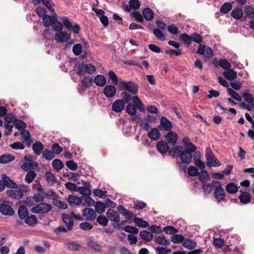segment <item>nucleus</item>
Returning <instances> with one entry per match:
<instances>
[{"label": "nucleus", "instance_id": "nucleus-1", "mask_svg": "<svg viewBox=\"0 0 254 254\" xmlns=\"http://www.w3.org/2000/svg\"><path fill=\"white\" fill-rule=\"evenodd\" d=\"M212 184L215 188L213 194L217 202L220 203L222 201H225L226 193L221 183L219 181H213Z\"/></svg>", "mask_w": 254, "mask_h": 254}, {"label": "nucleus", "instance_id": "nucleus-2", "mask_svg": "<svg viewBox=\"0 0 254 254\" xmlns=\"http://www.w3.org/2000/svg\"><path fill=\"white\" fill-rule=\"evenodd\" d=\"M96 70V67L95 66L91 64H87L82 63L77 67V74L79 75L86 73L92 74L95 72Z\"/></svg>", "mask_w": 254, "mask_h": 254}, {"label": "nucleus", "instance_id": "nucleus-3", "mask_svg": "<svg viewBox=\"0 0 254 254\" xmlns=\"http://www.w3.org/2000/svg\"><path fill=\"white\" fill-rule=\"evenodd\" d=\"M120 87L124 90H127L131 94L135 95L137 93L138 86L132 81H120Z\"/></svg>", "mask_w": 254, "mask_h": 254}, {"label": "nucleus", "instance_id": "nucleus-4", "mask_svg": "<svg viewBox=\"0 0 254 254\" xmlns=\"http://www.w3.org/2000/svg\"><path fill=\"white\" fill-rule=\"evenodd\" d=\"M51 205L47 203H40L33 207L31 211L34 213L44 214L49 212L52 210Z\"/></svg>", "mask_w": 254, "mask_h": 254}, {"label": "nucleus", "instance_id": "nucleus-5", "mask_svg": "<svg viewBox=\"0 0 254 254\" xmlns=\"http://www.w3.org/2000/svg\"><path fill=\"white\" fill-rule=\"evenodd\" d=\"M0 212L4 215L8 216H12L15 213L9 201H4L0 204Z\"/></svg>", "mask_w": 254, "mask_h": 254}, {"label": "nucleus", "instance_id": "nucleus-6", "mask_svg": "<svg viewBox=\"0 0 254 254\" xmlns=\"http://www.w3.org/2000/svg\"><path fill=\"white\" fill-rule=\"evenodd\" d=\"M196 53L199 55H203L207 59H209L213 56V52L211 48L202 44L199 45Z\"/></svg>", "mask_w": 254, "mask_h": 254}, {"label": "nucleus", "instance_id": "nucleus-7", "mask_svg": "<svg viewBox=\"0 0 254 254\" xmlns=\"http://www.w3.org/2000/svg\"><path fill=\"white\" fill-rule=\"evenodd\" d=\"M63 222L68 230L72 229L73 227V221L70 215L64 213L62 215Z\"/></svg>", "mask_w": 254, "mask_h": 254}, {"label": "nucleus", "instance_id": "nucleus-8", "mask_svg": "<svg viewBox=\"0 0 254 254\" xmlns=\"http://www.w3.org/2000/svg\"><path fill=\"white\" fill-rule=\"evenodd\" d=\"M82 215L86 220L93 221L97 217L96 211L92 208H86L82 210Z\"/></svg>", "mask_w": 254, "mask_h": 254}, {"label": "nucleus", "instance_id": "nucleus-9", "mask_svg": "<svg viewBox=\"0 0 254 254\" xmlns=\"http://www.w3.org/2000/svg\"><path fill=\"white\" fill-rule=\"evenodd\" d=\"M116 87L111 85L106 86L103 90L104 94L109 98L113 97L116 95Z\"/></svg>", "mask_w": 254, "mask_h": 254}, {"label": "nucleus", "instance_id": "nucleus-10", "mask_svg": "<svg viewBox=\"0 0 254 254\" xmlns=\"http://www.w3.org/2000/svg\"><path fill=\"white\" fill-rule=\"evenodd\" d=\"M107 218L111 221L119 222L120 220L119 214L115 210L111 209L106 212Z\"/></svg>", "mask_w": 254, "mask_h": 254}, {"label": "nucleus", "instance_id": "nucleus-11", "mask_svg": "<svg viewBox=\"0 0 254 254\" xmlns=\"http://www.w3.org/2000/svg\"><path fill=\"white\" fill-rule=\"evenodd\" d=\"M117 210L127 219H131L135 217V215L133 213L126 209L123 205H119Z\"/></svg>", "mask_w": 254, "mask_h": 254}, {"label": "nucleus", "instance_id": "nucleus-12", "mask_svg": "<svg viewBox=\"0 0 254 254\" xmlns=\"http://www.w3.org/2000/svg\"><path fill=\"white\" fill-rule=\"evenodd\" d=\"M112 110L116 112H122L125 107V103L122 100H117L112 104Z\"/></svg>", "mask_w": 254, "mask_h": 254}, {"label": "nucleus", "instance_id": "nucleus-13", "mask_svg": "<svg viewBox=\"0 0 254 254\" xmlns=\"http://www.w3.org/2000/svg\"><path fill=\"white\" fill-rule=\"evenodd\" d=\"M212 63L215 66L218 67L219 65L221 68L226 70L229 69L231 67L230 63L225 59H220L218 62L216 60H214Z\"/></svg>", "mask_w": 254, "mask_h": 254}, {"label": "nucleus", "instance_id": "nucleus-14", "mask_svg": "<svg viewBox=\"0 0 254 254\" xmlns=\"http://www.w3.org/2000/svg\"><path fill=\"white\" fill-rule=\"evenodd\" d=\"M160 126L162 129L166 131H170L173 128L172 123L165 117H162L160 120Z\"/></svg>", "mask_w": 254, "mask_h": 254}, {"label": "nucleus", "instance_id": "nucleus-15", "mask_svg": "<svg viewBox=\"0 0 254 254\" xmlns=\"http://www.w3.org/2000/svg\"><path fill=\"white\" fill-rule=\"evenodd\" d=\"M178 137L176 133L173 131H169L165 136V139L167 140V143L172 145H174L176 143Z\"/></svg>", "mask_w": 254, "mask_h": 254}, {"label": "nucleus", "instance_id": "nucleus-16", "mask_svg": "<svg viewBox=\"0 0 254 254\" xmlns=\"http://www.w3.org/2000/svg\"><path fill=\"white\" fill-rule=\"evenodd\" d=\"M7 195L10 197L15 199H19L22 198L23 193L21 190H9L6 191Z\"/></svg>", "mask_w": 254, "mask_h": 254}, {"label": "nucleus", "instance_id": "nucleus-17", "mask_svg": "<svg viewBox=\"0 0 254 254\" xmlns=\"http://www.w3.org/2000/svg\"><path fill=\"white\" fill-rule=\"evenodd\" d=\"M169 147L168 145V143L165 141H159L157 145V150L158 152L161 153L162 154H165L168 151Z\"/></svg>", "mask_w": 254, "mask_h": 254}, {"label": "nucleus", "instance_id": "nucleus-18", "mask_svg": "<svg viewBox=\"0 0 254 254\" xmlns=\"http://www.w3.org/2000/svg\"><path fill=\"white\" fill-rule=\"evenodd\" d=\"M57 42H66L69 40V35L66 32L60 31L55 36Z\"/></svg>", "mask_w": 254, "mask_h": 254}, {"label": "nucleus", "instance_id": "nucleus-19", "mask_svg": "<svg viewBox=\"0 0 254 254\" xmlns=\"http://www.w3.org/2000/svg\"><path fill=\"white\" fill-rule=\"evenodd\" d=\"M38 167V164L36 162L31 161L29 162H25L21 166L23 170L29 172L32 171V169H36Z\"/></svg>", "mask_w": 254, "mask_h": 254}, {"label": "nucleus", "instance_id": "nucleus-20", "mask_svg": "<svg viewBox=\"0 0 254 254\" xmlns=\"http://www.w3.org/2000/svg\"><path fill=\"white\" fill-rule=\"evenodd\" d=\"M241 193L239 196L240 202L243 204H246L251 202V197L250 194L246 191H242L240 190Z\"/></svg>", "mask_w": 254, "mask_h": 254}, {"label": "nucleus", "instance_id": "nucleus-21", "mask_svg": "<svg viewBox=\"0 0 254 254\" xmlns=\"http://www.w3.org/2000/svg\"><path fill=\"white\" fill-rule=\"evenodd\" d=\"M227 70L223 72L224 76L229 80H235L237 77V72L233 69L229 68Z\"/></svg>", "mask_w": 254, "mask_h": 254}, {"label": "nucleus", "instance_id": "nucleus-22", "mask_svg": "<svg viewBox=\"0 0 254 254\" xmlns=\"http://www.w3.org/2000/svg\"><path fill=\"white\" fill-rule=\"evenodd\" d=\"M148 136L153 140H156L161 136V133L158 128L154 127L149 131Z\"/></svg>", "mask_w": 254, "mask_h": 254}, {"label": "nucleus", "instance_id": "nucleus-23", "mask_svg": "<svg viewBox=\"0 0 254 254\" xmlns=\"http://www.w3.org/2000/svg\"><path fill=\"white\" fill-rule=\"evenodd\" d=\"M180 157L183 163H189L191 160L192 155L188 150H185L181 153Z\"/></svg>", "mask_w": 254, "mask_h": 254}, {"label": "nucleus", "instance_id": "nucleus-24", "mask_svg": "<svg viewBox=\"0 0 254 254\" xmlns=\"http://www.w3.org/2000/svg\"><path fill=\"white\" fill-rule=\"evenodd\" d=\"M81 203L84 206H93L95 204V201L89 195L80 197Z\"/></svg>", "mask_w": 254, "mask_h": 254}, {"label": "nucleus", "instance_id": "nucleus-25", "mask_svg": "<svg viewBox=\"0 0 254 254\" xmlns=\"http://www.w3.org/2000/svg\"><path fill=\"white\" fill-rule=\"evenodd\" d=\"M1 177L4 184H5V186L12 189L16 188L17 187V184L5 174H2Z\"/></svg>", "mask_w": 254, "mask_h": 254}, {"label": "nucleus", "instance_id": "nucleus-26", "mask_svg": "<svg viewBox=\"0 0 254 254\" xmlns=\"http://www.w3.org/2000/svg\"><path fill=\"white\" fill-rule=\"evenodd\" d=\"M87 246L91 249L97 252H102L101 246L98 244L97 242L93 241L92 240L89 239L88 240L87 243Z\"/></svg>", "mask_w": 254, "mask_h": 254}, {"label": "nucleus", "instance_id": "nucleus-27", "mask_svg": "<svg viewBox=\"0 0 254 254\" xmlns=\"http://www.w3.org/2000/svg\"><path fill=\"white\" fill-rule=\"evenodd\" d=\"M206 165L207 166H213L214 167H218L221 165L220 162L215 157L214 155H212L211 157H209L206 159Z\"/></svg>", "mask_w": 254, "mask_h": 254}, {"label": "nucleus", "instance_id": "nucleus-28", "mask_svg": "<svg viewBox=\"0 0 254 254\" xmlns=\"http://www.w3.org/2000/svg\"><path fill=\"white\" fill-rule=\"evenodd\" d=\"M32 149L36 154L40 155L43 152L44 145L40 141H37L33 144Z\"/></svg>", "mask_w": 254, "mask_h": 254}, {"label": "nucleus", "instance_id": "nucleus-29", "mask_svg": "<svg viewBox=\"0 0 254 254\" xmlns=\"http://www.w3.org/2000/svg\"><path fill=\"white\" fill-rule=\"evenodd\" d=\"M94 81L97 86L102 87L106 84V79L103 75L99 74L95 77Z\"/></svg>", "mask_w": 254, "mask_h": 254}, {"label": "nucleus", "instance_id": "nucleus-30", "mask_svg": "<svg viewBox=\"0 0 254 254\" xmlns=\"http://www.w3.org/2000/svg\"><path fill=\"white\" fill-rule=\"evenodd\" d=\"M142 15L146 20L150 21L154 17V12L150 8H145L142 11Z\"/></svg>", "mask_w": 254, "mask_h": 254}, {"label": "nucleus", "instance_id": "nucleus-31", "mask_svg": "<svg viewBox=\"0 0 254 254\" xmlns=\"http://www.w3.org/2000/svg\"><path fill=\"white\" fill-rule=\"evenodd\" d=\"M231 15L234 19L239 20L243 17V12L240 8L237 7L232 10Z\"/></svg>", "mask_w": 254, "mask_h": 254}, {"label": "nucleus", "instance_id": "nucleus-32", "mask_svg": "<svg viewBox=\"0 0 254 254\" xmlns=\"http://www.w3.org/2000/svg\"><path fill=\"white\" fill-rule=\"evenodd\" d=\"M28 214L29 212L27 208L25 206L22 205L19 207L18 215L20 219L26 218L28 215Z\"/></svg>", "mask_w": 254, "mask_h": 254}, {"label": "nucleus", "instance_id": "nucleus-33", "mask_svg": "<svg viewBox=\"0 0 254 254\" xmlns=\"http://www.w3.org/2000/svg\"><path fill=\"white\" fill-rule=\"evenodd\" d=\"M67 202L70 205H79L81 203L80 197H78L74 195H70L68 197Z\"/></svg>", "mask_w": 254, "mask_h": 254}, {"label": "nucleus", "instance_id": "nucleus-34", "mask_svg": "<svg viewBox=\"0 0 254 254\" xmlns=\"http://www.w3.org/2000/svg\"><path fill=\"white\" fill-rule=\"evenodd\" d=\"M139 236L141 239L146 241H150L153 239V236L149 231L144 230L140 232Z\"/></svg>", "mask_w": 254, "mask_h": 254}, {"label": "nucleus", "instance_id": "nucleus-35", "mask_svg": "<svg viewBox=\"0 0 254 254\" xmlns=\"http://www.w3.org/2000/svg\"><path fill=\"white\" fill-rule=\"evenodd\" d=\"M14 156L9 154H3L0 156V163L2 164L7 163L14 160Z\"/></svg>", "mask_w": 254, "mask_h": 254}, {"label": "nucleus", "instance_id": "nucleus-36", "mask_svg": "<svg viewBox=\"0 0 254 254\" xmlns=\"http://www.w3.org/2000/svg\"><path fill=\"white\" fill-rule=\"evenodd\" d=\"M226 190L229 193H235L238 191V188L233 183H229L226 186Z\"/></svg>", "mask_w": 254, "mask_h": 254}, {"label": "nucleus", "instance_id": "nucleus-37", "mask_svg": "<svg viewBox=\"0 0 254 254\" xmlns=\"http://www.w3.org/2000/svg\"><path fill=\"white\" fill-rule=\"evenodd\" d=\"M106 207V204L100 201H97L95 205V211L99 214L104 212Z\"/></svg>", "mask_w": 254, "mask_h": 254}, {"label": "nucleus", "instance_id": "nucleus-38", "mask_svg": "<svg viewBox=\"0 0 254 254\" xmlns=\"http://www.w3.org/2000/svg\"><path fill=\"white\" fill-rule=\"evenodd\" d=\"M155 242L161 245L167 246L170 244V241L164 236H158L155 239Z\"/></svg>", "mask_w": 254, "mask_h": 254}, {"label": "nucleus", "instance_id": "nucleus-39", "mask_svg": "<svg viewBox=\"0 0 254 254\" xmlns=\"http://www.w3.org/2000/svg\"><path fill=\"white\" fill-rule=\"evenodd\" d=\"M183 245L186 248L192 250L196 246V243L192 240L186 239L183 242Z\"/></svg>", "mask_w": 254, "mask_h": 254}, {"label": "nucleus", "instance_id": "nucleus-40", "mask_svg": "<svg viewBox=\"0 0 254 254\" xmlns=\"http://www.w3.org/2000/svg\"><path fill=\"white\" fill-rule=\"evenodd\" d=\"M25 222L26 224L31 226H34L37 223V219L34 215H31L25 218Z\"/></svg>", "mask_w": 254, "mask_h": 254}, {"label": "nucleus", "instance_id": "nucleus-41", "mask_svg": "<svg viewBox=\"0 0 254 254\" xmlns=\"http://www.w3.org/2000/svg\"><path fill=\"white\" fill-rule=\"evenodd\" d=\"M93 82L92 78L90 76H85L81 82L83 87L89 88L92 85Z\"/></svg>", "mask_w": 254, "mask_h": 254}, {"label": "nucleus", "instance_id": "nucleus-42", "mask_svg": "<svg viewBox=\"0 0 254 254\" xmlns=\"http://www.w3.org/2000/svg\"><path fill=\"white\" fill-rule=\"evenodd\" d=\"M179 40L188 46H190L191 43V35L190 36L186 33L180 35Z\"/></svg>", "mask_w": 254, "mask_h": 254}, {"label": "nucleus", "instance_id": "nucleus-43", "mask_svg": "<svg viewBox=\"0 0 254 254\" xmlns=\"http://www.w3.org/2000/svg\"><path fill=\"white\" fill-rule=\"evenodd\" d=\"M132 219H134L133 221L135 224L139 227L146 228L149 226V223L148 222L145 221L140 218H136L135 216L134 218H133Z\"/></svg>", "mask_w": 254, "mask_h": 254}, {"label": "nucleus", "instance_id": "nucleus-44", "mask_svg": "<svg viewBox=\"0 0 254 254\" xmlns=\"http://www.w3.org/2000/svg\"><path fill=\"white\" fill-rule=\"evenodd\" d=\"M36 177V173L34 171L28 172L25 177V181L28 184H30Z\"/></svg>", "mask_w": 254, "mask_h": 254}, {"label": "nucleus", "instance_id": "nucleus-45", "mask_svg": "<svg viewBox=\"0 0 254 254\" xmlns=\"http://www.w3.org/2000/svg\"><path fill=\"white\" fill-rule=\"evenodd\" d=\"M126 112L131 116H135L136 113V107L132 103L128 104L126 108Z\"/></svg>", "mask_w": 254, "mask_h": 254}, {"label": "nucleus", "instance_id": "nucleus-46", "mask_svg": "<svg viewBox=\"0 0 254 254\" xmlns=\"http://www.w3.org/2000/svg\"><path fill=\"white\" fill-rule=\"evenodd\" d=\"M244 12L247 16L250 18H254V8L251 6L247 5L245 7Z\"/></svg>", "mask_w": 254, "mask_h": 254}, {"label": "nucleus", "instance_id": "nucleus-47", "mask_svg": "<svg viewBox=\"0 0 254 254\" xmlns=\"http://www.w3.org/2000/svg\"><path fill=\"white\" fill-rule=\"evenodd\" d=\"M227 92L229 95L235 100L238 101H241L242 100V98L241 96L232 89L228 88Z\"/></svg>", "mask_w": 254, "mask_h": 254}, {"label": "nucleus", "instance_id": "nucleus-48", "mask_svg": "<svg viewBox=\"0 0 254 254\" xmlns=\"http://www.w3.org/2000/svg\"><path fill=\"white\" fill-rule=\"evenodd\" d=\"M232 7V4L230 2H226L222 4L220 7V11L223 13L226 14L231 10Z\"/></svg>", "mask_w": 254, "mask_h": 254}, {"label": "nucleus", "instance_id": "nucleus-49", "mask_svg": "<svg viewBox=\"0 0 254 254\" xmlns=\"http://www.w3.org/2000/svg\"><path fill=\"white\" fill-rule=\"evenodd\" d=\"M51 16L46 14L43 17V24L45 27H48L52 25L54 20Z\"/></svg>", "mask_w": 254, "mask_h": 254}, {"label": "nucleus", "instance_id": "nucleus-50", "mask_svg": "<svg viewBox=\"0 0 254 254\" xmlns=\"http://www.w3.org/2000/svg\"><path fill=\"white\" fill-rule=\"evenodd\" d=\"M202 37L197 33H193L191 35V41H192L195 43L200 45L202 42Z\"/></svg>", "mask_w": 254, "mask_h": 254}, {"label": "nucleus", "instance_id": "nucleus-51", "mask_svg": "<svg viewBox=\"0 0 254 254\" xmlns=\"http://www.w3.org/2000/svg\"><path fill=\"white\" fill-rule=\"evenodd\" d=\"M52 166L55 169L59 171L63 169L64 164L60 160L56 159L53 161Z\"/></svg>", "mask_w": 254, "mask_h": 254}, {"label": "nucleus", "instance_id": "nucleus-52", "mask_svg": "<svg viewBox=\"0 0 254 254\" xmlns=\"http://www.w3.org/2000/svg\"><path fill=\"white\" fill-rule=\"evenodd\" d=\"M185 237L182 235L175 234L171 237V241L173 243L177 244L184 242Z\"/></svg>", "mask_w": 254, "mask_h": 254}, {"label": "nucleus", "instance_id": "nucleus-53", "mask_svg": "<svg viewBox=\"0 0 254 254\" xmlns=\"http://www.w3.org/2000/svg\"><path fill=\"white\" fill-rule=\"evenodd\" d=\"M198 176L199 180L202 182H205L209 180L210 177L206 171H202L198 173Z\"/></svg>", "mask_w": 254, "mask_h": 254}, {"label": "nucleus", "instance_id": "nucleus-54", "mask_svg": "<svg viewBox=\"0 0 254 254\" xmlns=\"http://www.w3.org/2000/svg\"><path fill=\"white\" fill-rule=\"evenodd\" d=\"M97 222L101 225L105 226L108 223V218L103 215H99L96 219Z\"/></svg>", "mask_w": 254, "mask_h": 254}, {"label": "nucleus", "instance_id": "nucleus-55", "mask_svg": "<svg viewBox=\"0 0 254 254\" xmlns=\"http://www.w3.org/2000/svg\"><path fill=\"white\" fill-rule=\"evenodd\" d=\"M212 184H206L201 186V189L205 194L210 193L212 190Z\"/></svg>", "mask_w": 254, "mask_h": 254}, {"label": "nucleus", "instance_id": "nucleus-56", "mask_svg": "<svg viewBox=\"0 0 254 254\" xmlns=\"http://www.w3.org/2000/svg\"><path fill=\"white\" fill-rule=\"evenodd\" d=\"M45 176L47 178V180L48 182L52 183V184H55L56 182V178L52 172L48 171L45 173Z\"/></svg>", "mask_w": 254, "mask_h": 254}, {"label": "nucleus", "instance_id": "nucleus-57", "mask_svg": "<svg viewBox=\"0 0 254 254\" xmlns=\"http://www.w3.org/2000/svg\"><path fill=\"white\" fill-rule=\"evenodd\" d=\"M43 157L48 160L53 159L55 157V155L52 151L50 150L45 149L43 152Z\"/></svg>", "mask_w": 254, "mask_h": 254}, {"label": "nucleus", "instance_id": "nucleus-58", "mask_svg": "<svg viewBox=\"0 0 254 254\" xmlns=\"http://www.w3.org/2000/svg\"><path fill=\"white\" fill-rule=\"evenodd\" d=\"M153 32L157 39L161 40L165 39V35L160 29L155 28L153 29Z\"/></svg>", "mask_w": 254, "mask_h": 254}, {"label": "nucleus", "instance_id": "nucleus-59", "mask_svg": "<svg viewBox=\"0 0 254 254\" xmlns=\"http://www.w3.org/2000/svg\"><path fill=\"white\" fill-rule=\"evenodd\" d=\"M13 125L15 126V127L19 130L23 129L26 126V124L24 122L19 120H15Z\"/></svg>", "mask_w": 254, "mask_h": 254}, {"label": "nucleus", "instance_id": "nucleus-60", "mask_svg": "<svg viewBox=\"0 0 254 254\" xmlns=\"http://www.w3.org/2000/svg\"><path fill=\"white\" fill-rule=\"evenodd\" d=\"M93 225L87 222H82L79 224V228L85 231H89L93 228Z\"/></svg>", "mask_w": 254, "mask_h": 254}, {"label": "nucleus", "instance_id": "nucleus-61", "mask_svg": "<svg viewBox=\"0 0 254 254\" xmlns=\"http://www.w3.org/2000/svg\"><path fill=\"white\" fill-rule=\"evenodd\" d=\"M52 25L53 27V29L58 32L61 31L63 29V23L61 22L58 21V20H55V21H54Z\"/></svg>", "mask_w": 254, "mask_h": 254}, {"label": "nucleus", "instance_id": "nucleus-62", "mask_svg": "<svg viewBox=\"0 0 254 254\" xmlns=\"http://www.w3.org/2000/svg\"><path fill=\"white\" fill-rule=\"evenodd\" d=\"M188 173L190 176L195 177L198 175V171L196 167L191 166L188 169Z\"/></svg>", "mask_w": 254, "mask_h": 254}, {"label": "nucleus", "instance_id": "nucleus-63", "mask_svg": "<svg viewBox=\"0 0 254 254\" xmlns=\"http://www.w3.org/2000/svg\"><path fill=\"white\" fill-rule=\"evenodd\" d=\"M109 78L112 81L113 83L117 85L118 83V78L115 73L113 70H110L108 73Z\"/></svg>", "mask_w": 254, "mask_h": 254}, {"label": "nucleus", "instance_id": "nucleus-64", "mask_svg": "<svg viewBox=\"0 0 254 254\" xmlns=\"http://www.w3.org/2000/svg\"><path fill=\"white\" fill-rule=\"evenodd\" d=\"M243 97L246 102L252 104H254L253 102L254 101V99L252 94H251L250 93H244L243 94Z\"/></svg>", "mask_w": 254, "mask_h": 254}]
</instances>
